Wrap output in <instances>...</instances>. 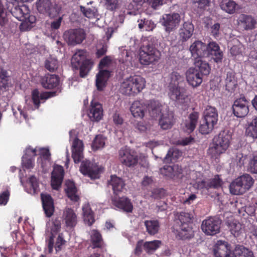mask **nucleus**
<instances>
[{"label":"nucleus","mask_w":257,"mask_h":257,"mask_svg":"<svg viewBox=\"0 0 257 257\" xmlns=\"http://www.w3.org/2000/svg\"><path fill=\"white\" fill-rule=\"evenodd\" d=\"M220 6L223 11L231 14L235 12L237 5L232 0H223Z\"/></svg>","instance_id":"46"},{"label":"nucleus","mask_w":257,"mask_h":257,"mask_svg":"<svg viewBox=\"0 0 257 257\" xmlns=\"http://www.w3.org/2000/svg\"><path fill=\"white\" fill-rule=\"evenodd\" d=\"M237 21L238 27L242 31L252 30L256 24V21L252 16L243 14L239 15Z\"/></svg>","instance_id":"20"},{"label":"nucleus","mask_w":257,"mask_h":257,"mask_svg":"<svg viewBox=\"0 0 257 257\" xmlns=\"http://www.w3.org/2000/svg\"><path fill=\"white\" fill-rule=\"evenodd\" d=\"M193 218L192 214L188 212H181L177 214L172 230L176 238L186 240L194 236L191 225Z\"/></svg>","instance_id":"2"},{"label":"nucleus","mask_w":257,"mask_h":257,"mask_svg":"<svg viewBox=\"0 0 257 257\" xmlns=\"http://www.w3.org/2000/svg\"><path fill=\"white\" fill-rule=\"evenodd\" d=\"M10 196V192L8 189L0 193V205H6L9 199Z\"/></svg>","instance_id":"62"},{"label":"nucleus","mask_w":257,"mask_h":257,"mask_svg":"<svg viewBox=\"0 0 257 257\" xmlns=\"http://www.w3.org/2000/svg\"><path fill=\"white\" fill-rule=\"evenodd\" d=\"M29 182L33 190V192L37 193L39 191V183L37 178L34 175L31 176L29 179Z\"/></svg>","instance_id":"59"},{"label":"nucleus","mask_w":257,"mask_h":257,"mask_svg":"<svg viewBox=\"0 0 257 257\" xmlns=\"http://www.w3.org/2000/svg\"><path fill=\"white\" fill-rule=\"evenodd\" d=\"M218 112L215 107L207 105L203 112V123L199 127L202 134H208L212 132L218 121Z\"/></svg>","instance_id":"6"},{"label":"nucleus","mask_w":257,"mask_h":257,"mask_svg":"<svg viewBox=\"0 0 257 257\" xmlns=\"http://www.w3.org/2000/svg\"><path fill=\"white\" fill-rule=\"evenodd\" d=\"M199 118V113L194 111L191 113L183 123V127L185 132L191 133L195 130Z\"/></svg>","instance_id":"30"},{"label":"nucleus","mask_w":257,"mask_h":257,"mask_svg":"<svg viewBox=\"0 0 257 257\" xmlns=\"http://www.w3.org/2000/svg\"><path fill=\"white\" fill-rule=\"evenodd\" d=\"M234 255V257H254L251 251L242 246L236 247Z\"/></svg>","instance_id":"51"},{"label":"nucleus","mask_w":257,"mask_h":257,"mask_svg":"<svg viewBox=\"0 0 257 257\" xmlns=\"http://www.w3.org/2000/svg\"><path fill=\"white\" fill-rule=\"evenodd\" d=\"M163 25L167 32L175 31L180 22V16L178 13L167 14L163 17Z\"/></svg>","instance_id":"19"},{"label":"nucleus","mask_w":257,"mask_h":257,"mask_svg":"<svg viewBox=\"0 0 257 257\" xmlns=\"http://www.w3.org/2000/svg\"><path fill=\"white\" fill-rule=\"evenodd\" d=\"M90 240L93 248H101L103 246V239L99 232L97 230H93L90 236Z\"/></svg>","instance_id":"44"},{"label":"nucleus","mask_w":257,"mask_h":257,"mask_svg":"<svg viewBox=\"0 0 257 257\" xmlns=\"http://www.w3.org/2000/svg\"><path fill=\"white\" fill-rule=\"evenodd\" d=\"M175 122L174 114L172 111L163 113L160 119L159 124L163 130L171 128Z\"/></svg>","instance_id":"32"},{"label":"nucleus","mask_w":257,"mask_h":257,"mask_svg":"<svg viewBox=\"0 0 257 257\" xmlns=\"http://www.w3.org/2000/svg\"><path fill=\"white\" fill-rule=\"evenodd\" d=\"M138 27L140 29L143 28H145V30L147 31H153V25L152 26L151 28H150L149 24H150V22L148 21H146L145 19H141L138 20Z\"/></svg>","instance_id":"61"},{"label":"nucleus","mask_w":257,"mask_h":257,"mask_svg":"<svg viewBox=\"0 0 257 257\" xmlns=\"http://www.w3.org/2000/svg\"><path fill=\"white\" fill-rule=\"evenodd\" d=\"M247 159V155H243L242 153L240 152L237 153L236 156V161L237 165L240 167L244 166Z\"/></svg>","instance_id":"60"},{"label":"nucleus","mask_w":257,"mask_h":257,"mask_svg":"<svg viewBox=\"0 0 257 257\" xmlns=\"http://www.w3.org/2000/svg\"><path fill=\"white\" fill-rule=\"evenodd\" d=\"M82 211L84 221L89 226L92 225L95 222V219L94 212L90 208V205L88 203L84 204Z\"/></svg>","instance_id":"35"},{"label":"nucleus","mask_w":257,"mask_h":257,"mask_svg":"<svg viewBox=\"0 0 257 257\" xmlns=\"http://www.w3.org/2000/svg\"><path fill=\"white\" fill-rule=\"evenodd\" d=\"M64 171L63 167L60 165H55L52 172L51 186L54 190H58L62 184L64 178Z\"/></svg>","instance_id":"17"},{"label":"nucleus","mask_w":257,"mask_h":257,"mask_svg":"<svg viewBox=\"0 0 257 257\" xmlns=\"http://www.w3.org/2000/svg\"><path fill=\"white\" fill-rule=\"evenodd\" d=\"M213 250L215 257H230V245L225 241L218 240Z\"/></svg>","instance_id":"22"},{"label":"nucleus","mask_w":257,"mask_h":257,"mask_svg":"<svg viewBox=\"0 0 257 257\" xmlns=\"http://www.w3.org/2000/svg\"><path fill=\"white\" fill-rule=\"evenodd\" d=\"M229 230L234 236H238L241 229V225L237 221H232L228 224Z\"/></svg>","instance_id":"57"},{"label":"nucleus","mask_w":257,"mask_h":257,"mask_svg":"<svg viewBox=\"0 0 257 257\" xmlns=\"http://www.w3.org/2000/svg\"><path fill=\"white\" fill-rule=\"evenodd\" d=\"M61 222L59 220L55 219L53 222V225L51 228V235H55L60 231Z\"/></svg>","instance_id":"58"},{"label":"nucleus","mask_w":257,"mask_h":257,"mask_svg":"<svg viewBox=\"0 0 257 257\" xmlns=\"http://www.w3.org/2000/svg\"><path fill=\"white\" fill-rule=\"evenodd\" d=\"M34 158L23 156L22 158L23 167L27 169L33 168L34 167Z\"/></svg>","instance_id":"56"},{"label":"nucleus","mask_w":257,"mask_h":257,"mask_svg":"<svg viewBox=\"0 0 257 257\" xmlns=\"http://www.w3.org/2000/svg\"><path fill=\"white\" fill-rule=\"evenodd\" d=\"M221 220L216 217H210L203 220L201 228L208 235H214L220 231Z\"/></svg>","instance_id":"11"},{"label":"nucleus","mask_w":257,"mask_h":257,"mask_svg":"<svg viewBox=\"0 0 257 257\" xmlns=\"http://www.w3.org/2000/svg\"><path fill=\"white\" fill-rule=\"evenodd\" d=\"M160 57V52L153 45H143L140 48L139 60L143 65H149L157 62Z\"/></svg>","instance_id":"7"},{"label":"nucleus","mask_w":257,"mask_h":257,"mask_svg":"<svg viewBox=\"0 0 257 257\" xmlns=\"http://www.w3.org/2000/svg\"><path fill=\"white\" fill-rule=\"evenodd\" d=\"M64 218L66 226L73 227L77 224V216L71 208H66L64 212Z\"/></svg>","instance_id":"36"},{"label":"nucleus","mask_w":257,"mask_h":257,"mask_svg":"<svg viewBox=\"0 0 257 257\" xmlns=\"http://www.w3.org/2000/svg\"><path fill=\"white\" fill-rule=\"evenodd\" d=\"M107 184L108 186H111L114 196H117L119 193L122 192L125 185L124 181L116 175H111Z\"/></svg>","instance_id":"28"},{"label":"nucleus","mask_w":257,"mask_h":257,"mask_svg":"<svg viewBox=\"0 0 257 257\" xmlns=\"http://www.w3.org/2000/svg\"><path fill=\"white\" fill-rule=\"evenodd\" d=\"M40 156L41 160H43L45 161H49L51 156L49 150L46 148H41L40 149Z\"/></svg>","instance_id":"63"},{"label":"nucleus","mask_w":257,"mask_h":257,"mask_svg":"<svg viewBox=\"0 0 257 257\" xmlns=\"http://www.w3.org/2000/svg\"><path fill=\"white\" fill-rule=\"evenodd\" d=\"M207 46L205 57H211L215 62H221L223 58V52L219 45L214 42H210Z\"/></svg>","instance_id":"16"},{"label":"nucleus","mask_w":257,"mask_h":257,"mask_svg":"<svg viewBox=\"0 0 257 257\" xmlns=\"http://www.w3.org/2000/svg\"><path fill=\"white\" fill-rule=\"evenodd\" d=\"M229 190L230 193L233 195H241L246 192L238 177L230 183Z\"/></svg>","instance_id":"41"},{"label":"nucleus","mask_w":257,"mask_h":257,"mask_svg":"<svg viewBox=\"0 0 257 257\" xmlns=\"http://www.w3.org/2000/svg\"><path fill=\"white\" fill-rule=\"evenodd\" d=\"M168 95L170 98L179 103H185L190 101V95L187 92V89L182 86L184 83V77L177 72H173L169 75Z\"/></svg>","instance_id":"1"},{"label":"nucleus","mask_w":257,"mask_h":257,"mask_svg":"<svg viewBox=\"0 0 257 257\" xmlns=\"http://www.w3.org/2000/svg\"><path fill=\"white\" fill-rule=\"evenodd\" d=\"M119 155L121 163L127 167H134L138 164V156L132 154L130 150L126 148H122L119 150Z\"/></svg>","instance_id":"15"},{"label":"nucleus","mask_w":257,"mask_h":257,"mask_svg":"<svg viewBox=\"0 0 257 257\" xmlns=\"http://www.w3.org/2000/svg\"><path fill=\"white\" fill-rule=\"evenodd\" d=\"M238 178L245 189L246 192L251 187L254 183V180L252 177L248 174H244L243 175L238 177Z\"/></svg>","instance_id":"48"},{"label":"nucleus","mask_w":257,"mask_h":257,"mask_svg":"<svg viewBox=\"0 0 257 257\" xmlns=\"http://www.w3.org/2000/svg\"><path fill=\"white\" fill-rule=\"evenodd\" d=\"M41 199L44 211L46 216L51 217L54 213V206L52 197L49 194H41Z\"/></svg>","instance_id":"31"},{"label":"nucleus","mask_w":257,"mask_h":257,"mask_svg":"<svg viewBox=\"0 0 257 257\" xmlns=\"http://www.w3.org/2000/svg\"><path fill=\"white\" fill-rule=\"evenodd\" d=\"M100 170L101 168L96 164L88 160L82 161L80 167V172L91 179L98 178Z\"/></svg>","instance_id":"13"},{"label":"nucleus","mask_w":257,"mask_h":257,"mask_svg":"<svg viewBox=\"0 0 257 257\" xmlns=\"http://www.w3.org/2000/svg\"><path fill=\"white\" fill-rule=\"evenodd\" d=\"M194 64L195 67L198 68L197 70L202 75H207L210 73L211 68L209 64L203 61L201 58H197V59H195Z\"/></svg>","instance_id":"39"},{"label":"nucleus","mask_w":257,"mask_h":257,"mask_svg":"<svg viewBox=\"0 0 257 257\" xmlns=\"http://www.w3.org/2000/svg\"><path fill=\"white\" fill-rule=\"evenodd\" d=\"M80 10L83 14L89 19H94L96 21L100 19V15L98 13L97 10L95 8L90 9L81 6Z\"/></svg>","instance_id":"47"},{"label":"nucleus","mask_w":257,"mask_h":257,"mask_svg":"<svg viewBox=\"0 0 257 257\" xmlns=\"http://www.w3.org/2000/svg\"><path fill=\"white\" fill-rule=\"evenodd\" d=\"M145 79L138 75L125 78L120 84V92L128 96H136L146 87Z\"/></svg>","instance_id":"3"},{"label":"nucleus","mask_w":257,"mask_h":257,"mask_svg":"<svg viewBox=\"0 0 257 257\" xmlns=\"http://www.w3.org/2000/svg\"><path fill=\"white\" fill-rule=\"evenodd\" d=\"M181 155L182 152H180L179 150L175 149L173 150L172 151L170 150L166 155L165 158L167 159V157L171 158L170 159L171 160H172V159H177Z\"/></svg>","instance_id":"64"},{"label":"nucleus","mask_w":257,"mask_h":257,"mask_svg":"<svg viewBox=\"0 0 257 257\" xmlns=\"http://www.w3.org/2000/svg\"><path fill=\"white\" fill-rule=\"evenodd\" d=\"M31 97L33 103L37 109H38L40 106L41 100L48 99L46 93H44V92H40L38 89H35L32 91Z\"/></svg>","instance_id":"40"},{"label":"nucleus","mask_w":257,"mask_h":257,"mask_svg":"<svg viewBox=\"0 0 257 257\" xmlns=\"http://www.w3.org/2000/svg\"><path fill=\"white\" fill-rule=\"evenodd\" d=\"M111 201L114 206L124 212L130 213L133 211V204L127 197L113 196L112 197Z\"/></svg>","instance_id":"21"},{"label":"nucleus","mask_w":257,"mask_h":257,"mask_svg":"<svg viewBox=\"0 0 257 257\" xmlns=\"http://www.w3.org/2000/svg\"><path fill=\"white\" fill-rule=\"evenodd\" d=\"M88 116L92 121H98L103 116L102 105L97 102L91 101Z\"/></svg>","instance_id":"29"},{"label":"nucleus","mask_w":257,"mask_h":257,"mask_svg":"<svg viewBox=\"0 0 257 257\" xmlns=\"http://www.w3.org/2000/svg\"><path fill=\"white\" fill-rule=\"evenodd\" d=\"M60 82V78L57 75L55 74H46L42 77L41 79V84L42 86L46 89H53L57 87Z\"/></svg>","instance_id":"27"},{"label":"nucleus","mask_w":257,"mask_h":257,"mask_svg":"<svg viewBox=\"0 0 257 257\" xmlns=\"http://www.w3.org/2000/svg\"><path fill=\"white\" fill-rule=\"evenodd\" d=\"M65 192L67 197L72 201L77 202L79 197L77 195V190L74 182L68 181L66 183Z\"/></svg>","instance_id":"34"},{"label":"nucleus","mask_w":257,"mask_h":257,"mask_svg":"<svg viewBox=\"0 0 257 257\" xmlns=\"http://www.w3.org/2000/svg\"><path fill=\"white\" fill-rule=\"evenodd\" d=\"M237 85L234 73L228 72L225 79V89L229 92H233Z\"/></svg>","instance_id":"38"},{"label":"nucleus","mask_w":257,"mask_h":257,"mask_svg":"<svg viewBox=\"0 0 257 257\" xmlns=\"http://www.w3.org/2000/svg\"><path fill=\"white\" fill-rule=\"evenodd\" d=\"M231 136L225 131L220 132L213 139V146L208 149L212 158L216 159L220 154L225 153L230 145Z\"/></svg>","instance_id":"4"},{"label":"nucleus","mask_w":257,"mask_h":257,"mask_svg":"<svg viewBox=\"0 0 257 257\" xmlns=\"http://www.w3.org/2000/svg\"><path fill=\"white\" fill-rule=\"evenodd\" d=\"M30 10L29 7L26 5H19L14 4L11 9V13L12 15L19 21L27 19L30 15Z\"/></svg>","instance_id":"23"},{"label":"nucleus","mask_w":257,"mask_h":257,"mask_svg":"<svg viewBox=\"0 0 257 257\" xmlns=\"http://www.w3.org/2000/svg\"><path fill=\"white\" fill-rule=\"evenodd\" d=\"M147 102L143 100L134 101L131 107L130 111L133 116L137 118H143L147 111Z\"/></svg>","instance_id":"18"},{"label":"nucleus","mask_w":257,"mask_h":257,"mask_svg":"<svg viewBox=\"0 0 257 257\" xmlns=\"http://www.w3.org/2000/svg\"><path fill=\"white\" fill-rule=\"evenodd\" d=\"M186 80L193 87L199 86L202 82V78L199 72L195 68H190L186 72Z\"/></svg>","instance_id":"26"},{"label":"nucleus","mask_w":257,"mask_h":257,"mask_svg":"<svg viewBox=\"0 0 257 257\" xmlns=\"http://www.w3.org/2000/svg\"><path fill=\"white\" fill-rule=\"evenodd\" d=\"M247 171L252 174H257V156L250 159L246 166Z\"/></svg>","instance_id":"55"},{"label":"nucleus","mask_w":257,"mask_h":257,"mask_svg":"<svg viewBox=\"0 0 257 257\" xmlns=\"http://www.w3.org/2000/svg\"><path fill=\"white\" fill-rule=\"evenodd\" d=\"M83 142L77 138H75L72 146V157L75 163H79L83 158Z\"/></svg>","instance_id":"24"},{"label":"nucleus","mask_w":257,"mask_h":257,"mask_svg":"<svg viewBox=\"0 0 257 257\" xmlns=\"http://www.w3.org/2000/svg\"><path fill=\"white\" fill-rule=\"evenodd\" d=\"M38 11L42 14H48L54 16L59 13L61 8L57 5L53 6L51 0H38L36 3Z\"/></svg>","instance_id":"14"},{"label":"nucleus","mask_w":257,"mask_h":257,"mask_svg":"<svg viewBox=\"0 0 257 257\" xmlns=\"http://www.w3.org/2000/svg\"><path fill=\"white\" fill-rule=\"evenodd\" d=\"M145 225L147 231L150 235L157 233L160 228V223L158 220H146L145 221Z\"/></svg>","instance_id":"45"},{"label":"nucleus","mask_w":257,"mask_h":257,"mask_svg":"<svg viewBox=\"0 0 257 257\" xmlns=\"http://www.w3.org/2000/svg\"><path fill=\"white\" fill-rule=\"evenodd\" d=\"M160 173L177 182H181L185 178L183 168L176 164L173 166L165 165L160 169Z\"/></svg>","instance_id":"9"},{"label":"nucleus","mask_w":257,"mask_h":257,"mask_svg":"<svg viewBox=\"0 0 257 257\" xmlns=\"http://www.w3.org/2000/svg\"><path fill=\"white\" fill-rule=\"evenodd\" d=\"M36 18L33 16H30L27 19L22 20L20 28L22 31H29L34 27V23Z\"/></svg>","instance_id":"49"},{"label":"nucleus","mask_w":257,"mask_h":257,"mask_svg":"<svg viewBox=\"0 0 257 257\" xmlns=\"http://www.w3.org/2000/svg\"><path fill=\"white\" fill-rule=\"evenodd\" d=\"M249 100L243 95H241L234 101L232 105V113L237 117H244L249 112Z\"/></svg>","instance_id":"10"},{"label":"nucleus","mask_w":257,"mask_h":257,"mask_svg":"<svg viewBox=\"0 0 257 257\" xmlns=\"http://www.w3.org/2000/svg\"><path fill=\"white\" fill-rule=\"evenodd\" d=\"M7 12L2 2L0 1V31H3V28L8 22Z\"/></svg>","instance_id":"54"},{"label":"nucleus","mask_w":257,"mask_h":257,"mask_svg":"<svg viewBox=\"0 0 257 257\" xmlns=\"http://www.w3.org/2000/svg\"><path fill=\"white\" fill-rule=\"evenodd\" d=\"M58 62L56 59L49 58L45 61V68L50 72L55 71L58 69Z\"/></svg>","instance_id":"53"},{"label":"nucleus","mask_w":257,"mask_h":257,"mask_svg":"<svg viewBox=\"0 0 257 257\" xmlns=\"http://www.w3.org/2000/svg\"><path fill=\"white\" fill-rule=\"evenodd\" d=\"M245 135L252 139L257 138V116L253 118L246 127Z\"/></svg>","instance_id":"43"},{"label":"nucleus","mask_w":257,"mask_h":257,"mask_svg":"<svg viewBox=\"0 0 257 257\" xmlns=\"http://www.w3.org/2000/svg\"><path fill=\"white\" fill-rule=\"evenodd\" d=\"M86 58V51L84 50H78L71 59L72 67L75 69H80L79 75L82 78L87 75L93 65L92 62Z\"/></svg>","instance_id":"5"},{"label":"nucleus","mask_w":257,"mask_h":257,"mask_svg":"<svg viewBox=\"0 0 257 257\" xmlns=\"http://www.w3.org/2000/svg\"><path fill=\"white\" fill-rule=\"evenodd\" d=\"M63 37L69 45L81 43L85 38L86 33H63Z\"/></svg>","instance_id":"33"},{"label":"nucleus","mask_w":257,"mask_h":257,"mask_svg":"<svg viewBox=\"0 0 257 257\" xmlns=\"http://www.w3.org/2000/svg\"><path fill=\"white\" fill-rule=\"evenodd\" d=\"M105 138L101 135H97L92 144V148L96 151L104 147L105 143Z\"/></svg>","instance_id":"52"},{"label":"nucleus","mask_w":257,"mask_h":257,"mask_svg":"<svg viewBox=\"0 0 257 257\" xmlns=\"http://www.w3.org/2000/svg\"><path fill=\"white\" fill-rule=\"evenodd\" d=\"M229 190L230 193L233 195H241L246 192L238 177L230 183Z\"/></svg>","instance_id":"42"},{"label":"nucleus","mask_w":257,"mask_h":257,"mask_svg":"<svg viewBox=\"0 0 257 257\" xmlns=\"http://www.w3.org/2000/svg\"><path fill=\"white\" fill-rule=\"evenodd\" d=\"M161 241L155 240L151 241H146L144 243V249L148 253H151L157 249L161 245Z\"/></svg>","instance_id":"50"},{"label":"nucleus","mask_w":257,"mask_h":257,"mask_svg":"<svg viewBox=\"0 0 257 257\" xmlns=\"http://www.w3.org/2000/svg\"><path fill=\"white\" fill-rule=\"evenodd\" d=\"M223 181L218 175H216L213 178L202 180L196 183V188L202 191L209 192L211 189H218L222 187Z\"/></svg>","instance_id":"12"},{"label":"nucleus","mask_w":257,"mask_h":257,"mask_svg":"<svg viewBox=\"0 0 257 257\" xmlns=\"http://www.w3.org/2000/svg\"><path fill=\"white\" fill-rule=\"evenodd\" d=\"M207 46L205 43L200 41H196L190 47L189 50L194 59L205 57Z\"/></svg>","instance_id":"25"},{"label":"nucleus","mask_w":257,"mask_h":257,"mask_svg":"<svg viewBox=\"0 0 257 257\" xmlns=\"http://www.w3.org/2000/svg\"><path fill=\"white\" fill-rule=\"evenodd\" d=\"M111 60L108 56H105L99 63V68L100 69L96 75V86L97 90L101 91L105 87L107 81L110 76V71L107 70H102L107 66Z\"/></svg>","instance_id":"8"},{"label":"nucleus","mask_w":257,"mask_h":257,"mask_svg":"<svg viewBox=\"0 0 257 257\" xmlns=\"http://www.w3.org/2000/svg\"><path fill=\"white\" fill-rule=\"evenodd\" d=\"M148 108L150 115L153 118H156L159 116L161 111V105L157 101L154 100H150L147 102Z\"/></svg>","instance_id":"37"}]
</instances>
